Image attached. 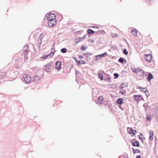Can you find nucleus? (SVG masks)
<instances>
[{
    "instance_id": "obj_1",
    "label": "nucleus",
    "mask_w": 158,
    "mask_h": 158,
    "mask_svg": "<svg viewBox=\"0 0 158 158\" xmlns=\"http://www.w3.org/2000/svg\"><path fill=\"white\" fill-rule=\"evenodd\" d=\"M133 72L135 73L139 76L142 77H143L144 75V72L142 69L139 68H134Z\"/></svg>"
},
{
    "instance_id": "obj_2",
    "label": "nucleus",
    "mask_w": 158,
    "mask_h": 158,
    "mask_svg": "<svg viewBox=\"0 0 158 158\" xmlns=\"http://www.w3.org/2000/svg\"><path fill=\"white\" fill-rule=\"evenodd\" d=\"M52 62H51L49 63L48 64H46L44 66V69L46 72H49L51 70V69L52 68Z\"/></svg>"
},
{
    "instance_id": "obj_3",
    "label": "nucleus",
    "mask_w": 158,
    "mask_h": 158,
    "mask_svg": "<svg viewBox=\"0 0 158 158\" xmlns=\"http://www.w3.org/2000/svg\"><path fill=\"white\" fill-rule=\"evenodd\" d=\"M23 81H25L26 83L30 82L31 80V78L29 75L26 74L24 75L23 77Z\"/></svg>"
},
{
    "instance_id": "obj_4",
    "label": "nucleus",
    "mask_w": 158,
    "mask_h": 158,
    "mask_svg": "<svg viewBox=\"0 0 158 158\" xmlns=\"http://www.w3.org/2000/svg\"><path fill=\"white\" fill-rule=\"evenodd\" d=\"M144 58L146 61L150 62L152 59V56L150 54H145L144 56Z\"/></svg>"
},
{
    "instance_id": "obj_5",
    "label": "nucleus",
    "mask_w": 158,
    "mask_h": 158,
    "mask_svg": "<svg viewBox=\"0 0 158 158\" xmlns=\"http://www.w3.org/2000/svg\"><path fill=\"white\" fill-rule=\"evenodd\" d=\"M61 62L60 61H57L55 63V67L56 69L59 71L60 70L61 66Z\"/></svg>"
},
{
    "instance_id": "obj_6",
    "label": "nucleus",
    "mask_w": 158,
    "mask_h": 158,
    "mask_svg": "<svg viewBox=\"0 0 158 158\" xmlns=\"http://www.w3.org/2000/svg\"><path fill=\"white\" fill-rule=\"evenodd\" d=\"M134 99L136 101H139L143 99L142 96L140 95H135L134 96Z\"/></svg>"
},
{
    "instance_id": "obj_7",
    "label": "nucleus",
    "mask_w": 158,
    "mask_h": 158,
    "mask_svg": "<svg viewBox=\"0 0 158 158\" xmlns=\"http://www.w3.org/2000/svg\"><path fill=\"white\" fill-rule=\"evenodd\" d=\"M103 98L102 96H100L97 99V102L98 103L101 104L103 103Z\"/></svg>"
},
{
    "instance_id": "obj_8",
    "label": "nucleus",
    "mask_w": 158,
    "mask_h": 158,
    "mask_svg": "<svg viewBox=\"0 0 158 158\" xmlns=\"http://www.w3.org/2000/svg\"><path fill=\"white\" fill-rule=\"evenodd\" d=\"M74 59L75 61L76 62H77L78 63V65H81V64H85L86 63V62L84 60H81V61H80V60L78 61V60H77L75 58H74Z\"/></svg>"
},
{
    "instance_id": "obj_9",
    "label": "nucleus",
    "mask_w": 158,
    "mask_h": 158,
    "mask_svg": "<svg viewBox=\"0 0 158 158\" xmlns=\"http://www.w3.org/2000/svg\"><path fill=\"white\" fill-rule=\"evenodd\" d=\"M149 133L150 134V136L149 137V139L151 140H152L153 139L154 137V132L152 131H150L149 132Z\"/></svg>"
},
{
    "instance_id": "obj_10",
    "label": "nucleus",
    "mask_w": 158,
    "mask_h": 158,
    "mask_svg": "<svg viewBox=\"0 0 158 158\" xmlns=\"http://www.w3.org/2000/svg\"><path fill=\"white\" fill-rule=\"evenodd\" d=\"M53 53H50L49 54H48L47 55H44L43 56H42V57H41V58L42 59H46L48 57H52L53 56Z\"/></svg>"
},
{
    "instance_id": "obj_11",
    "label": "nucleus",
    "mask_w": 158,
    "mask_h": 158,
    "mask_svg": "<svg viewBox=\"0 0 158 158\" xmlns=\"http://www.w3.org/2000/svg\"><path fill=\"white\" fill-rule=\"evenodd\" d=\"M56 21L48 22V26L51 27L54 26L56 24Z\"/></svg>"
},
{
    "instance_id": "obj_12",
    "label": "nucleus",
    "mask_w": 158,
    "mask_h": 158,
    "mask_svg": "<svg viewBox=\"0 0 158 158\" xmlns=\"http://www.w3.org/2000/svg\"><path fill=\"white\" fill-rule=\"evenodd\" d=\"M143 89H144V90H141V91H143L145 93V94L146 95L147 97H148L149 96L150 94L148 90V89L147 88H143Z\"/></svg>"
},
{
    "instance_id": "obj_13",
    "label": "nucleus",
    "mask_w": 158,
    "mask_h": 158,
    "mask_svg": "<svg viewBox=\"0 0 158 158\" xmlns=\"http://www.w3.org/2000/svg\"><path fill=\"white\" fill-rule=\"evenodd\" d=\"M116 102L118 104H121L123 103V101L122 98H119L117 100Z\"/></svg>"
},
{
    "instance_id": "obj_14",
    "label": "nucleus",
    "mask_w": 158,
    "mask_h": 158,
    "mask_svg": "<svg viewBox=\"0 0 158 158\" xmlns=\"http://www.w3.org/2000/svg\"><path fill=\"white\" fill-rule=\"evenodd\" d=\"M40 78L39 76H36L35 77H34L33 78V80L36 82H38L39 81V80H40Z\"/></svg>"
},
{
    "instance_id": "obj_15",
    "label": "nucleus",
    "mask_w": 158,
    "mask_h": 158,
    "mask_svg": "<svg viewBox=\"0 0 158 158\" xmlns=\"http://www.w3.org/2000/svg\"><path fill=\"white\" fill-rule=\"evenodd\" d=\"M127 130L128 133L129 134H132L133 133V129L131 127H128L127 128Z\"/></svg>"
},
{
    "instance_id": "obj_16",
    "label": "nucleus",
    "mask_w": 158,
    "mask_h": 158,
    "mask_svg": "<svg viewBox=\"0 0 158 158\" xmlns=\"http://www.w3.org/2000/svg\"><path fill=\"white\" fill-rule=\"evenodd\" d=\"M44 35L42 34L40 35V37L38 39V42L40 45L42 43V39Z\"/></svg>"
},
{
    "instance_id": "obj_17",
    "label": "nucleus",
    "mask_w": 158,
    "mask_h": 158,
    "mask_svg": "<svg viewBox=\"0 0 158 158\" xmlns=\"http://www.w3.org/2000/svg\"><path fill=\"white\" fill-rule=\"evenodd\" d=\"M153 78L152 75L150 73L148 74V76L147 78V79L149 81H150Z\"/></svg>"
},
{
    "instance_id": "obj_18",
    "label": "nucleus",
    "mask_w": 158,
    "mask_h": 158,
    "mask_svg": "<svg viewBox=\"0 0 158 158\" xmlns=\"http://www.w3.org/2000/svg\"><path fill=\"white\" fill-rule=\"evenodd\" d=\"M128 83H123L120 86V89H122L124 87H127L128 86Z\"/></svg>"
},
{
    "instance_id": "obj_19",
    "label": "nucleus",
    "mask_w": 158,
    "mask_h": 158,
    "mask_svg": "<svg viewBox=\"0 0 158 158\" xmlns=\"http://www.w3.org/2000/svg\"><path fill=\"white\" fill-rule=\"evenodd\" d=\"M137 32L138 31L135 29H134L131 31L132 34L135 36L137 35Z\"/></svg>"
},
{
    "instance_id": "obj_20",
    "label": "nucleus",
    "mask_w": 158,
    "mask_h": 158,
    "mask_svg": "<svg viewBox=\"0 0 158 158\" xmlns=\"http://www.w3.org/2000/svg\"><path fill=\"white\" fill-rule=\"evenodd\" d=\"M132 145L134 146L139 147V142L136 141L132 143Z\"/></svg>"
},
{
    "instance_id": "obj_21",
    "label": "nucleus",
    "mask_w": 158,
    "mask_h": 158,
    "mask_svg": "<svg viewBox=\"0 0 158 158\" xmlns=\"http://www.w3.org/2000/svg\"><path fill=\"white\" fill-rule=\"evenodd\" d=\"M47 18L48 20V22L56 21L55 20V19H54V18H52V17L47 16Z\"/></svg>"
},
{
    "instance_id": "obj_22",
    "label": "nucleus",
    "mask_w": 158,
    "mask_h": 158,
    "mask_svg": "<svg viewBox=\"0 0 158 158\" xmlns=\"http://www.w3.org/2000/svg\"><path fill=\"white\" fill-rule=\"evenodd\" d=\"M87 33L89 34H92L94 33L95 32L91 29H88L87 31Z\"/></svg>"
},
{
    "instance_id": "obj_23",
    "label": "nucleus",
    "mask_w": 158,
    "mask_h": 158,
    "mask_svg": "<svg viewBox=\"0 0 158 158\" xmlns=\"http://www.w3.org/2000/svg\"><path fill=\"white\" fill-rule=\"evenodd\" d=\"M99 56H100L101 58L104 57H106L107 56V54L106 52H104L103 53L99 54Z\"/></svg>"
},
{
    "instance_id": "obj_24",
    "label": "nucleus",
    "mask_w": 158,
    "mask_h": 158,
    "mask_svg": "<svg viewBox=\"0 0 158 158\" xmlns=\"http://www.w3.org/2000/svg\"><path fill=\"white\" fill-rule=\"evenodd\" d=\"M132 149L133 150V152L134 153H140V151L139 149L135 150L133 148H132Z\"/></svg>"
},
{
    "instance_id": "obj_25",
    "label": "nucleus",
    "mask_w": 158,
    "mask_h": 158,
    "mask_svg": "<svg viewBox=\"0 0 158 158\" xmlns=\"http://www.w3.org/2000/svg\"><path fill=\"white\" fill-rule=\"evenodd\" d=\"M60 52L63 53H65L67 52V49L66 48H63L61 49Z\"/></svg>"
},
{
    "instance_id": "obj_26",
    "label": "nucleus",
    "mask_w": 158,
    "mask_h": 158,
    "mask_svg": "<svg viewBox=\"0 0 158 158\" xmlns=\"http://www.w3.org/2000/svg\"><path fill=\"white\" fill-rule=\"evenodd\" d=\"M125 59L123 58L122 57L120 58L118 60V62H119L123 63Z\"/></svg>"
},
{
    "instance_id": "obj_27",
    "label": "nucleus",
    "mask_w": 158,
    "mask_h": 158,
    "mask_svg": "<svg viewBox=\"0 0 158 158\" xmlns=\"http://www.w3.org/2000/svg\"><path fill=\"white\" fill-rule=\"evenodd\" d=\"M91 54L89 52H87L84 54V55L85 56V57H87V58L89 56L91 55Z\"/></svg>"
},
{
    "instance_id": "obj_28",
    "label": "nucleus",
    "mask_w": 158,
    "mask_h": 158,
    "mask_svg": "<svg viewBox=\"0 0 158 158\" xmlns=\"http://www.w3.org/2000/svg\"><path fill=\"white\" fill-rule=\"evenodd\" d=\"M2 73V74H1V73H0V78L1 79L3 78V77H5L6 75V73Z\"/></svg>"
},
{
    "instance_id": "obj_29",
    "label": "nucleus",
    "mask_w": 158,
    "mask_h": 158,
    "mask_svg": "<svg viewBox=\"0 0 158 158\" xmlns=\"http://www.w3.org/2000/svg\"><path fill=\"white\" fill-rule=\"evenodd\" d=\"M86 38V35L83 36L82 37L80 38L78 37V38H79V40L80 41H81L84 40V39Z\"/></svg>"
},
{
    "instance_id": "obj_30",
    "label": "nucleus",
    "mask_w": 158,
    "mask_h": 158,
    "mask_svg": "<svg viewBox=\"0 0 158 158\" xmlns=\"http://www.w3.org/2000/svg\"><path fill=\"white\" fill-rule=\"evenodd\" d=\"M123 54H125L126 55H127L128 54V51H127V50L125 48L123 49Z\"/></svg>"
},
{
    "instance_id": "obj_31",
    "label": "nucleus",
    "mask_w": 158,
    "mask_h": 158,
    "mask_svg": "<svg viewBox=\"0 0 158 158\" xmlns=\"http://www.w3.org/2000/svg\"><path fill=\"white\" fill-rule=\"evenodd\" d=\"M87 48V47L86 46H81L80 48V49L81 50H85Z\"/></svg>"
},
{
    "instance_id": "obj_32",
    "label": "nucleus",
    "mask_w": 158,
    "mask_h": 158,
    "mask_svg": "<svg viewBox=\"0 0 158 158\" xmlns=\"http://www.w3.org/2000/svg\"><path fill=\"white\" fill-rule=\"evenodd\" d=\"M126 93V91L125 90H123L122 91H120V94H122L123 95H124V94L125 93Z\"/></svg>"
},
{
    "instance_id": "obj_33",
    "label": "nucleus",
    "mask_w": 158,
    "mask_h": 158,
    "mask_svg": "<svg viewBox=\"0 0 158 158\" xmlns=\"http://www.w3.org/2000/svg\"><path fill=\"white\" fill-rule=\"evenodd\" d=\"M98 77L100 78L101 80H103V76L101 74H98Z\"/></svg>"
},
{
    "instance_id": "obj_34",
    "label": "nucleus",
    "mask_w": 158,
    "mask_h": 158,
    "mask_svg": "<svg viewBox=\"0 0 158 158\" xmlns=\"http://www.w3.org/2000/svg\"><path fill=\"white\" fill-rule=\"evenodd\" d=\"M128 156V155L126 153H124L123 154V156L124 158H126V157Z\"/></svg>"
},
{
    "instance_id": "obj_35",
    "label": "nucleus",
    "mask_w": 158,
    "mask_h": 158,
    "mask_svg": "<svg viewBox=\"0 0 158 158\" xmlns=\"http://www.w3.org/2000/svg\"><path fill=\"white\" fill-rule=\"evenodd\" d=\"M81 75V73L78 71H77L76 70V77H77V75Z\"/></svg>"
},
{
    "instance_id": "obj_36",
    "label": "nucleus",
    "mask_w": 158,
    "mask_h": 158,
    "mask_svg": "<svg viewBox=\"0 0 158 158\" xmlns=\"http://www.w3.org/2000/svg\"><path fill=\"white\" fill-rule=\"evenodd\" d=\"M114 76L115 77V78H117L118 77V73H115L114 74Z\"/></svg>"
},
{
    "instance_id": "obj_37",
    "label": "nucleus",
    "mask_w": 158,
    "mask_h": 158,
    "mask_svg": "<svg viewBox=\"0 0 158 158\" xmlns=\"http://www.w3.org/2000/svg\"><path fill=\"white\" fill-rule=\"evenodd\" d=\"M50 17H52V18H54V19H55V16L54 14H50Z\"/></svg>"
},
{
    "instance_id": "obj_38",
    "label": "nucleus",
    "mask_w": 158,
    "mask_h": 158,
    "mask_svg": "<svg viewBox=\"0 0 158 158\" xmlns=\"http://www.w3.org/2000/svg\"><path fill=\"white\" fill-rule=\"evenodd\" d=\"M98 32L99 33V34H103L105 32V31L103 30L99 31Z\"/></svg>"
},
{
    "instance_id": "obj_39",
    "label": "nucleus",
    "mask_w": 158,
    "mask_h": 158,
    "mask_svg": "<svg viewBox=\"0 0 158 158\" xmlns=\"http://www.w3.org/2000/svg\"><path fill=\"white\" fill-rule=\"evenodd\" d=\"M99 55H98L96 56V60H98L100 58H101V57H100V56H99Z\"/></svg>"
},
{
    "instance_id": "obj_40",
    "label": "nucleus",
    "mask_w": 158,
    "mask_h": 158,
    "mask_svg": "<svg viewBox=\"0 0 158 158\" xmlns=\"http://www.w3.org/2000/svg\"><path fill=\"white\" fill-rule=\"evenodd\" d=\"M148 121H150L151 119V118L148 116H147L146 117Z\"/></svg>"
},
{
    "instance_id": "obj_41",
    "label": "nucleus",
    "mask_w": 158,
    "mask_h": 158,
    "mask_svg": "<svg viewBox=\"0 0 158 158\" xmlns=\"http://www.w3.org/2000/svg\"><path fill=\"white\" fill-rule=\"evenodd\" d=\"M137 132V131L136 130H133V133H132V135H134Z\"/></svg>"
},
{
    "instance_id": "obj_42",
    "label": "nucleus",
    "mask_w": 158,
    "mask_h": 158,
    "mask_svg": "<svg viewBox=\"0 0 158 158\" xmlns=\"http://www.w3.org/2000/svg\"><path fill=\"white\" fill-rule=\"evenodd\" d=\"M146 2L149 4H151V1L150 0H147Z\"/></svg>"
},
{
    "instance_id": "obj_43",
    "label": "nucleus",
    "mask_w": 158,
    "mask_h": 158,
    "mask_svg": "<svg viewBox=\"0 0 158 158\" xmlns=\"http://www.w3.org/2000/svg\"><path fill=\"white\" fill-rule=\"evenodd\" d=\"M80 41L79 40V38H76L75 39V42L76 43H78Z\"/></svg>"
},
{
    "instance_id": "obj_44",
    "label": "nucleus",
    "mask_w": 158,
    "mask_h": 158,
    "mask_svg": "<svg viewBox=\"0 0 158 158\" xmlns=\"http://www.w3.org/2000/svg\"><path fill=\"white\" fill-rule=\"evenodd\" d=\"M93 28H98V29H99V27H98V26H93Z\"/></svg>"
},
{
    "instance_id": "obj_45",
    "label": "nucleus",
    "mask_w": 158,
    "mask_h": 158,
    "mask_svg": "<svg viewBox=\"0 0 158 158\" xmlns=\"http://www.w3.org/2000/svg\"><path fill=\"white\" fill-rule=\"evenodd\" d=\"M24 52H26V53H27L28 52V50L27 49H26L24 50Z\"/></svg>"
},
{
    "instance_id": "obj_46",
    "label": "nucleus",
    "mask_w": 158,
    "mask_h": 158,
    "mask_svg": "<svg viewBox=\"0 0 158 158\" xmlns=\"http://www.w3.org/2000/svg\"><path fill=\"white\" fill-rule=\"evenodd\" d=\"M79 57L80 59H83V56H82L80 55V56H79Z\"/></svg>"
},
{
    "instance_id": "obj_47",
    "label": "nucleus",
    "mask_w": 158,
    "mask_h": 158,
    "mask_svg": "<svg viewBox=\"0 0 158 158\" xmlns=\"http://www.w3.org/2000/svg\"><path fill=\"white\" fill-rule=\"evenodd\" d=\"M141 156L140 155L137 156L136 157V158H141Z\"/></svg>"
},
{
    "instance_id": "obj_48",
    "label": "nucleus",
    "mask_w": 158,
    "mask_h": 158,
    "mask_svg": "<svg viewBox=\"0 0 158 158\" xmlns=\"http://www.w3.org/2000/svg\"><path fill=\"white\" fill-rule=\"evenodd\" d=\"M139 138L140 139H145V137H143H143H141L140 136H139Z\"/></svg>"
},
{
    "instance_id": "obj_49",
    "label": "nucleus",
    "mask_w": 158,
    "mask_h": 158,
    "mask_svg": "<svg viewBox=\"0 0 158 158\" xmlns=\"http://www.w3.org/2000/svg\"><path fill=\"white\" fill-rule=\"evenodd\" d=\"M53 50L54 51H52L50 53H53V54H54V52H55L54 49H53Z\"/></svg>"
},
{
    "instance_id": "obj_50",
    "label": "nucleus",
    "mask_w": 158,
    "mask_h": 158,
    "mask_svg": "<svg viewBox=\"0 0 158 158\" xmlns=\"http://www.w3.org/2000/svg\"><path fill=\"white\" fill-rule=\"evenodd\" d=\"M110 79V77L107 78V80H108V81H109Z\"/></svg>"
},
{
    "instance_id": "obj_51",
    "label": "nucleus",
    "mask_w": 158,
    "mask_h": 158,
    "mask_svg": "<svg viewBox=\"0 0 158 158\" xmlns=\"http://www.w3.org/2000/svg\"><path fill=\"white\" fill-rule=\"evenodd\" d=\"M119 107L122 110H123V108H122L121 106H119Z\"/></svg>"
},
{
    "instance_id": "obj_52",
    "label": "nucleus",
    "mask_w": 158,
    "mask_h": 158,
    "mask_svg": "<svg viewBox=\"0 0 158 158\" xmlns=\"http://www.w3.org/2000/svg\"><path fill=\"white\" fill-rule=\"evenodd\" d=\"M138 88H139V89H143V88H142V87H140V86H139V87H138Z\"/></svg>"
},
{
    "instance_id": "obj_53",
    "label": "nucleus",
    "mask_w": 158,
    "mask_h": 158,
    "mask_svg": "<svg viewBox=\"0 0 158 158\" xmlns=\"http://www.w3.org/2000/svg\"><path fill=\"white\" fill-rule=\"evenodd\" d=\"M50 14H51V13H49V14H48V15H49V16H50L51 15H50Z\"/></svg>"
},
{
    "instance_id": "obj_54",
    "label": "nucleus",
    "mask_w": 158,
    "mask_h": 158,
    "mask_svg": "<svg viewBox=\"0 0 158 158\" xmlns=\"http://www.w3.org/2000/svg\"><path fill=\"white\" fill-rule=\"evenodd\" d=\"M140 135H142H142H143V134H142V133H140Z\"/></svg>"
},
{
    "instance_id": "obj_55",
    "label": "nucleus",
    "mask_w": 158,
    "mask_h": 158,
    "mask_svg": "<svg viewBox=\"0 0 158 158\" xmlns=\"http://www.w3.org/2000/svg\"><path fill=\"white\" fill-rule=\"evenodd\" d=\"M126 158H129V157H128V156H127L126 157Z\"/></svg>"
},
{
    "instance_id": "obj_56",
    "label": "nucleus",
    "mask_w": 158,
    "mask_h": 158,
    "mask_svg": "<svg viewBox=\"0 0 158 158\" xmlns=\"http://www.w3.org/2000/svg\"><path fill=\"white\" fill-rule=\"evenodd\" d=\"M91 41H92V42H94V41L93 40H91Z\"/></svg>"
},
{
    "instance_id": "obj_57",
    "label": "nucleus",
    "mask_w": 158,
    "mask_h": 158,
    "mask_svg": "<svg viewBox=\"0 0 158 158\" xmlns=\"http://www.w3.org/2000/svg\"><path fill=\"white\" fill-rule=\"evenodd\" d=\"M115 35H116V36H117V34H116Z\"/></svg>"
},
{
    "instance_id": "obj_58",
    "label": "nucleus",
    "mask_w": 158,
    "mask_h": 158,
    "mask_svg": "<svg viewBox=\"0 0 158 158\" xmlns=\"http://www.w3.org/2000/svg\"><path fill=\"white\" fill-rule=\"evenodd\" d=\"M127 44L128 45H129V44H128V43H127Z\"/></svg>"
}]
</instances>
